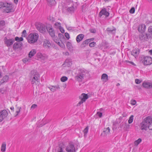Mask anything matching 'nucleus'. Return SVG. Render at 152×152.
<instances>
[{
  "label": "nucleus",
  "instance_id": "4468645a",
  "mask_svg": "<svg viewBox=\"0 0 152 152\" xmlns=\"http://www.w3.org/2000/svg\"><path fill=\"white\" fill-rule=\"evenodd\" d=\"M140 53V50L138 48H135L131 52V54L136 58L137 57Z\"/></svg>",
  "mask_w": 152,
  "mask_h": 152
},
{
  "label": "nucleus",
  "instance_id": "c756f323",
  "mask_svg": "<svg viewBox=\"0 0 152 152\" xmlns=\"http://www.w3.org/2000/svg\"><path fill=\"white\" fill-rule=\"evenodd\" d=\"M9 6V3H8L0 2V9L1 7H8Z\"/></svg>",
  "mask_w": 152,
  "mask_h": 152
},
{
  "label": "nucleus",
  "instance_id": "c9c22d12",
  "mask_svg": "<svg viewBox=\"0 0 152 152\" xmlns=\"http://www.w3.org/2000/svg\"><path fill=\"white\" fill-rule=\"evenodd\" d=\"M88 127L87 126L83 130V132L84 133V136L86 137L87 136V134L88 132Z\"/></svg>",
  "mask_w": 152,
  "mask_h": 152
},
{
  "label": "nucleus",
  "instance_id": "8fccbe9b",
  "mask_svg": "<svg viewBox=\"0 0 152 152\" xmlns=\"http://www.w3.org/2000/svg\"><path fill=\"white\" fill-rule=\"evenodd\" d=\"M129 12L131 13H133L135 12V9L134 7L132 8L129 11Z\"/></svg>",
  "mask_w": 152,
  "mask_h": 152
},
{
  "label": "nucleus",
  "instance_id": "ea45409f",
  "mask_svg": "<svg viewBox=\"0 0 152 152\" xmlns=\"http://www.w3.org/2000/svg\"><path fill=\"white\" fill-rule=\"evenodd\" d=\"M68 79V78L65 76H63L61 78V81L62 82H64L66 81Z\"/></svg>",
  "mask_w": 152,
  "mask_h": 152
},
{
  "label": "nucleus",
  "instance_id": "e433bc0d",
  "mask_svg": "<svg viewBox=\"0 0 152 152\" xmlns=\"http://www.w3.org/2000/svg\"><path fill=\"white\" fill-rule=\"evenodd\" d=\"M134 116L133 115H131L129 118L128 120V123L129 124H131L133 121Z\"/></svg>",
  "mask_w": 152,
  "mask_h": 152
},
{
  "label": "nucleus",
  "instance_id": "4be33fe9",
  "mask_svg": "<svg viewBox=\"0 0 152 152\" xmlns=\"http://www.w3.org/2000/svg\"><path fill=\"white\" fill-rule=\"evenodd\" d=\"M88 98V96L87 94L84 93L82 94L81 96L80 97V99L84 102L86 101Z\"/></svg>",
  "mask_w": 152,
  "mask_h": 152
},
{
  "label": "nucleus",
  "instance_id": "680f3d73",
  "mask_svg": "<svg viewBox=\"0 0 152 152\" xmlns=\"http://www.w3.org/2000/svg\"><path fill=\"white\" fill-rule=\"evenodd\" d=\"M59 29H60V31L62 33H64V29L62 28L61 27L59 28Z\"/></svg>",
  "mask_w": 152,
  "mask_h": 152
},
{
  "label": "nucleus",
  "instance_id": "a211bd4d",
  "mask_svg": "<svg viewBox=\"0 0 152 152\" xmlns=\"http://www.w3.org/2000/svg\"><path fill=\"white\" fill-rule=\"evenodd\" d=\"M139 38L141 41H146V35L144 32H141L139 35Z\"/></svg>",
  "mask_w": 152,
  "mask_h": 152
},
{
  "label": "nucleus",
  "instance_id": "49530a36",
  "mask_svg": "<svg viewBox=\"0 0 152 152\" xmlns=\"http://www.w3.org/2000/svg\"><path fill=\"white\" fill-rule=\"evenodd\" d=\"M96 43L94 42H91L89 43V45L91 47H93L94 46Z\"/></svg>",
  "mask_w": 152,
  "mask_h": 152
},
{
  "label": "nucleus",
  "instance_id": "0eeeda50",
  "mask_svg": "<svg viewBox=\"0 0 152 152\" xmlns=\"http://www.w3.org/2000/svg\"><path fill=\"white\" fill-rule=\"evenodd\" d=\"M64 150V145L62 143H61L56 147L55 149L53 150V152H65Z\"/></svg>",
  "mask_w": 152,
  "mask_h": 152
},
{
  "label": "nucleus",
  "instance_id": "338daca9",
  "mask_svg": "<svg viewBox=\"0 0 152 152\" xmlns=\"http://www.w3.org/2000/svg\"><path fill=\"white\" fill-rule=\"evenodd\" d=\"M149 53L151 55H152V50H151L149 51Z\"/></svg>",
  "mask_w": 152,
  "mask_h": 152
},
{
  "label": "nucleus",
  "instance_id": "6e6552de",
  "mask_svg": "<svg viewBox=\"0 0 152 152\" xmlns=\"http://www.w3.org/2000/svg\"><path fill=\"white\" fill-rule=\"evenodd\" d=\"M7 111L5 110L0 112V122L3 121L8 115Z\"/></svg>",
  "mask_w": 152,
  "mask_h": 152
},
{
  "label": "nucleus",
  "instance_id": "69168bd1",
  "mask_svg": "<svg viewBox=\"0 0 152 152\" xmlns=\"http://www.w3.org/2000/svg\"><path fill=\"white\" fill-rule=\"evenodd\" d=\"M58 36L59 37H64V36L63 35V34H59Z\"/></svg>",
  "mask_w": 152,
  "mask_h": 152
},
{
  "label": "nucleus",
  "instance_id": "6e6d98bb",
  "mask_svg": "<svg viewBox=\"0 0 152 152\" xmlns=\"http://www.w3.org/2000/svg\"><path fill=\"white\" fill-rule=\"evenodd\" d=\"M145 35H146V40H147V39H148L150 38L151 37V34H145Z\"/></svg>",
  "mask_w": 152,
  "mask_h": 152
},
{
  "label": "nucleus",
  "instance_id": "1a4fd4ad",
  "mask_svg": "<svg viewBox=\"0 0 152 152\" xmlns=\"http://www.w3.org/2000/svg\"><path fill=\"white\" fill-rule=\"evenodd\" d=\"M66 150L67 152H75L76 150L74 145L72 143H69L66 147Z\"/></svg>",
  "mask_w": 152,
  "mask_h": 152
},
{
  "label": "nucleus",
  "instance_id": "3c124183",
  "mask_svg": "<svg viewBox=\"0 0 152 152\" xmlns=\"http://www.w3.org/2000/svg\"><path fill=\"white\" fill-rule=\"evenodd\" d=\"M65 36L66 38L68 39H69L70 38L69 34L68 33H65Z\"/></svg>",
  "mask_w": 152,
  "mask_h": 152
},
{
  "label": "nucleus",
  "instance_id": "052dcab7",
  "mask_svg": "<svg viewBox=\"0 0 152 152\" xmlns=\"http://www.w3.org/2000/svg\"><path fill=\"white\" fill-rule=\"evenodd\" d=\"M46 58H47V57L43 55L42 56L40 59L41 60H45Z\"/></svg>",
  "mask_w": 152,
  "mask_h": 152
},
{
  "label": "nucleus",
  "instance_id": "2eb2a0df",
  "mask_svg": "<svg viewBox=\"0 0 152 152\" xmlns=\"http://www.w3.org/2000/svg\"><path fill=\"white\" fill-rule=\"evenodd\" d=\"M51 46L50 41L47 39H45L44 41L43 46L46 48H49Z\"/></svg>",
  "mask_w": 152,
  "mask_h": 152
},
{
  "label": "nucleus",
  "instance_id": "72a5a7b5",
  "mask_svg": "<svg viewBox=\"0 0 152 152\" xmlns=\"http://www.w3.org/2000/svg\"><path fill=\"white\" fill-rule=\"evenodd\" d=\"M142 141V139L139 138L137 140L135 141L134 142V145L135 146H137Z\"/></svg>",
  "mask_w": 152,
  "mask_h": 152
},
{
  "label": "nucleus",
  "instance_id": "37998d69",
  "mask_svg": "<svg viewBox=\"0 0 152 152\" xmlns=\"http://www.w3.org/2000/svg\"><path fill=\"white\" fill-rule=\"evenodd\" d=\"M30 59L28 58H25L23 60V61L25 63H26L27 61H30Z\"/></svg>",
  "mask_w": 152,
  "mask_h": 152
},
{
  "label": "nucleus",
  "instance_id": "2f4dec72",
  "mask_svg": "<svg viewBox=\"0 0 152 152\" xmlns=\"http://www.w3.org/2000/svg\"><path fill=\"white\" fill-rule=\"evenodd\" d=\"M20 46L19 43L16 42L13 45V48L14 49L18 48L20 47Z\"/></svg>",
  "mask_w": 152,
  "mask_h": 152
},
{
  "label": "nucleus",
  "instance_id": "ddd939ff",
  "mask_svg": "<svg viewBox=\"0 0 152 152\" xmlns=\"http://www.w3.org/2000/svg\"><path fill=\"white\" fill-rule=\"evenodd\" d=\"M142 86L143 87L146 88H152V83L148 82H144Z\"/></svg>",
  "mask_w": 152,
  "mask_h": 152
},
{
  "label": "nucleus",
  "instance_id": "423d86ee",
  "mask_svg": "<svg viewBox=\"0 0 152 152\" xmlns=\"http://www.w3.org/2000/svg\"><path fill=\"white\" fill-rule=\"evenodd\" d=\"M36 26L37 29L42 33L45 32L46 29H47V27L46 26L40 23H37Z\"/></svg>",
  "mask_w": 152,
  "mask_h": 152
},
{
  "label": "nucleus",
  "instance_id": "603ef678",
  "mask_svg": "<svg viewBox=\"0 0 152 152\" xmlns=\"http://www.w3.org/2000/svg\"><path fill=\"white\" fill-rule=\"evenodd\" d=\"M126 122H122L120 125V127L121 128L124 127V125H125V124H126Z\"/></svg>",
  "mask_w": 152,
  "mask_h": 152
},
{
  "label": "nucleus",
  "instance_id": "393cba45",
  "mask_svg": "<svg viewBox=\"0 0 152 152\" xmlns=\"http://www.w3.org/2000/svg\"><path fill=\"white\" fill-rule=\"evenodd\" d=\"M84 37V35L83 34H81L78 35L76 38L77 42L78 43L80 41L82 40Z\"/></svg>",
  "mask_w": 152,
  "mask_h": 152
},
{
  "label": "nucleus",
  "instance_id": "a18cd8bd",
  "mask_svg": "<svg viewBox=\"0 0 152 152\" xmlns=\"http://www.w3.org/2000/svg\"><path fill=\"white\" fill-rule=\"evenodd\" d=\"M43 55L41 53H38L37 54V58H41Z\"/></svg>",
  "mask_w": 152,
  "mask_h": 152
},
{
  "label": "nucleus",
  "instance_id": "f8f14e48",
  "mask_svg": "<svg viewBox=\"0 0 152 152\" xmlns=\"http://www.w3.org/2000/svg\"><path fill=\"white\" fill-rule=\"evenodd\" d=\"M47 29L50 35L52 37L55 36V32L51 26H49L47 27Z\"/></svg>",
  "mask_w": 152,
  "mask_h": 152
},
{
  "label": "nucleus",
  "instance_id": "13d9d810",
  "mask_svg": "<svg viewBox=\"0 0 152 152\" xmlns=\"http://www.w3.org/2000/svg\"><path fill=\"white\" fill-rule=\"evenodd\" d=\"M26 34V31L25 30H23L22 32V36L25 37Z\"/></svg>",
  "mask_w": 152,
  "mask_h": 152
},
{
  "label": "nucleus",
  "instance_id": "bf43d9fd",
  "mask_svg": "<svg viewBox=\"0 0 152 152\" xmlns=\"http://www.w3.org/2000/svg\"><path fill=\"white\" fill-rule=\"evenodd\" d=\"M84 101H82V100H81V101L79 102L78 103L77 105V106H80V105L81 104H82L83 102H84Z\"/></svg>",
  "mask_w": 152,
  "mask_h": 152
},
{
  "label": "nucleus",
  "instance_id": "412c9836",
  "mask_svg": "<svg viewBox=\"0 0 152 152\" xmlns=\"http://www.w3.org/2000/svg\"><path fill=\"white\" fill-rule=\"evenodd\" d=\"M146 27L145 25L144 24H142L140 25L138 28V31L140 32L142 31H144L146 29Z\"/></svg>",
  "mask_w": 152,
  "mask_h": 152
},
{
  "label": "nucleus",
  "instance_id": "de8ad7c7",
  "mask_svg": "<svg viewBox=\"0 0 152 152\" xmlns=\"http://www.w3.org/2000/svg\"><path fill=\"white\" fill-rule=\"evenodd\" d=\"M131 103L132 105H134L136 103V101L134 100H132L131 101Z\"/></svg>",
  "mask_w": 152,
  "mask_h": 152
},
{
  "label": "nucleus",
  "instance_id": "58836bf2",
  "mask_svg": "<svg viewBox=\"0 0 152 152\" xmlns=\"http://www.w3.org/2000/svg\"><path fill=\"white\" fill-rule=\"evenodd\" d=\"M125 125L124 127V129L125 130H127L130 128V125L128 124L126 122L125 124Z\"/></svg>",
  "mask_w": 152,
  "mask_h": 152
},
{
  "label": "nucleus",
  "instance_id": "aec40b11",
  "mask_svg": "<svg viewBox=\"0 0 152 152\" xmlns=\"http://www.w3.org/2000/svg\"><path fill=\"white\" fill-rule=\"evenodd\" d=\"M9 77L7 75H5L3 77L0 82L1 84H2L4 83L7 82L9 79Z\"/></svg>",
  "mask_w": 152,
  "mask_h": 152
},
{
  "label": "nucleus",
  "instance_id": "9b49d317",
  "mask_svg": "<svg viewBox=\"0 0 152 152\" xmlns=\"http://www.w3.org/2000/svg\"><path fill=\"white\" fill-rule=\"evenodd\" d=\"M110 13L105 8L102 9L100 12H99V17H101L102 15H104L106 17H107L109 15Z\"/></svg>",
  "mask_w": 152,
  "mask_h": 152
},
{
  "label": "nucleus",
  "instance_id": "0e129e2a",
  "mask_svg": "<svg viewBox=\"0 0 152 152\" xmlns=\"http://www.w3.org/2000/svg\"><path fill=\"white\" fill-rule=\"evenodd\" d=\"M15 40L16 41L20 42L19 38L17 37H16L15 38Z\"/></svg>",
  "mask_w": 152,
  "mask_h": 152
},
{
  "label": "nucleus",
  "instance_id": "4d7b16f0",
  "mask_svg": "<svg viewBox=\"0 0 152 152\" xmlns=\"http://www.w3.org/2000/svg\"><path fill=\"white\" fill-rule=\"evenodd\" d=\"M97 114L99 116L100 118H101L102 115V113L100 112H97Z\"/></svg>",
  "mask_w": 152,
  "mask_h": 152
},
{
  "label": "nucleus",
  "instance_id": "5fc2aeb1",
  "mask_svg": "<svg viewBox=\"0 0 152 152\" xmlns=\"http://www.w3.org/2000/svg\"><path fill=\"white\" fill-rule=\"evenodd\" d=\"M37 105H36V104H33V105H32L31 106V109H34L37 107Z\"/></svg>",
  "mask_w": 152,
  "mask_h": 152
},
{
  "label": "nucleus",
  "instance_id": "864d4df0",
  "mask_svg": "<svg viewBox=\"0 0 152 152\" xmlns=\"http://www.w3.org/2000/svg\"><path fill=\"white\" fill-rule=\"evenodd\" d=\"M135 83L137 84H139L141 83L140 80L138 79H136L135 80Z\"/></svg>",
  "mask_w": 152,
  "mask_h": 152
},
{
  "label": "nucleus",
  "instance_id": "e2e57ef3",
  "mask_svg": "<svg viewBox=\"0 0 152 152\" xmlns=\"http://www.w3.org/2000/svg\"><path fill=\"white\" fill-rule=\"evenodd\" d=\"M19 108V110L18 111H16V113H17V115H15V116H17L18 115V114H19V113H20V110L21 109V107H20L19 108Z\"/></svg>",
  "mask_w": 152,
  "mask_h": 152
},
{
  "label": "nucleus",
  "instance_id": "79ce46f5",
  "mask_svg": "<svg viewBox=\"0 0 152 152\" xmlns=\"http://www.w3.org/2000/svg\"><path fill=\"white\" fill-rule=\"evenodd\" d=\"M126 62L127 64H130L134 66H136V65L133 62L130 61H126Z\"/></svg>",
  "mask_w": 152,
  "mask_h": 152
},
{
  "label": "nucleus",
  "instance_id": "09e8293b",
  "mask_svg": "<svg viewBox=\"0 0 152 152\" xmlns=\"http://www.w3.org/2000/svg\"><path fill=\"white\" fill-rule=\"evenodd\" d=\"M92 33H95L96 32V30L94 28H91L89 30Z\"/></svg>",
  "mask_w": 152,
  "mask_h": 152
},
{
  "label": "nucleus",
  "instance_id": "f704fd0d",
  "mask_svg": "<svg viewBox=\"0 0 152 152\" xmlns=\"http://www.w3.org/2000/svg\"><path fill=\"white\" fill-rule=\"evenodd\" d=\"M48 2L49 4L51 6L54 5L56 4L55 0H48Z\"/></svg>",
  "mask_w": 152,
  "mask_h": 152
},
{
  "label": "nucleus",
  "instance_id": "39448f33",
  "mask_svg": "<svg viewBox=\"0 0 152 152\" xmlns=\"http://www.w3.org/2000/svg\"><path fill=\"white\" fill-rule=\"evenodd\" d=\"M142 62L144 65H149L152 64V58L150 56L144 57L142 59Z\"/></svg>",
  "mask_w": 152,
  "mask_h": 152
},
{
  "label": "nucleus",
  "instance_id": "dca6fc26",
  "mask_svg": "<svg viewBox=\"0 0 152 152\" xmlns=\"http://www.w3.org/2000/svg\"><path fill=\"white\" fill-rule=\"evenodd\" d=\"M53 38L54 41L59 45L61 47H63L64 46V44L61 42H59V40L58 39L57 37H55V35L54 37H52Z\"/></svg>",
  "mask_w": 152,
  "mask_h": 152
},
{
  "label": "nucleus",
  "instance_id": "7c9ffc66",
  "mask_svg": "<svg viewBox=\"0 0 152 152\" xmlns=\"http://www.w3.org/2000/svg\"><path fill=\"white\" fill-rule=\"evenodd\" d=\"M5 24V23L4 21L3 20H0V30L3 29Z\"/></svg>",
  "mask_w": 152,
  "mask_h": 152
},
{
  "label": "nucleus",
  "instance_id": "bb28decb",
  "mask_svg": "<svg viewBox=\"0 0 152 152\" xmlns=\"http://www.w3.org/2000/svg\"><path fill=\"white\" fill-rule=\"evenodd\" d=\"M72 64L71 61L69 59H66L64 63L63 64V65L64 66H67V67H69Z\"/></svg>",
  "mask_w": 152,
  "mask_h": 152
},
{
  "label": "nucleus",
  "instance_id": "a19ab883",
  "mask_svg": "<svg viewBox=\"0 0 152 152\" xmlns=\"http://www.w3.org/2000/svg\"><path fill=\"white\" fill-rule=\"evenodd\" d=\"M148 31L149 33L152 36V26H149L148 28Z\"/></svg>",
  "mask_w": 152,
  "mask_h": 152
},
{
  "label": "nucleus",
  "instance_id": "774afa93",
  "mask_svg": "<svg viewBox=\"0 0 152 152\" xmlns=\"http://www.w3.org/2000/svg\"><path fill=\"white\" fill-rule=\"evenodd\" d=\"M23 40V38L22 37H21L20 38H19V40L20 41H22Z\"/></svg>",
  "mask_w": 152,
  "mask_h": 152
},
{
  "label": "nucleus",
  "instance_id": "4c0bfd02",
  "mask_svg": "<svg viewBox=\"0 0 152 152\" xmlns=\"http://www.w3.org/2000/svg\"><path fill=\"white\" fill-rule=\"evenodd\" d=\"M91 39H86L85 41H83V43L82 45H87L88 44L89 42H90V40H91Z\"/></svg>",
  "mask_w": 152,
  "mask_h": 152
},
{
  "label": "nucleus",
  "instance_id": "a878e982",
  "mask_svg": "<svg viewBox=\"0 0 152 152\" xmlns=\"http://www.w3.org/2000/svg\"><path fill=\"white\" fill-rule=\"evenodd\" d=\"M36 53V50L35 49L31 50L29 53L28 57L31 58L34 56Z\"/></svg>",
  "mask_w": 152,
  "mask_h": 152
},
{
  "label": "nucleus",
  "instance_id": "f3484780",
  "mask_svg": "<svg viewBox=\"0 0 152 152\" xmlns=\"http://www.w3.org/2000/svg\"><path fill=\"white\" fill-rule=\"evenodd\" d=\"M48 88L53 92H54L57 90H59L60 89V87L58 85L51 86L48 87Z\"/></svg>",
  "mask_w": 152,
  "mask_h": 152
},
{
  "label": "nucleus",
  "instance_id": "6ab92c4d",
  "mask_svg": "<svg viewBox=\"0 0 152 152\" xmlns=\"http://www.w3.org/2000/svg\"><path fill=\"white\" fill-rule=\"evenodd\" d=\"M101 79L104 82H107L108 80V75L105 73L102 74L101 76Z\"/></svg>",
  "mask_w": 152,
  "mask_h": 152
},
{
  "label": "nucleus",
  "instance_id": "b1692460",
  "mask_svg": "<svg viewBox=\"0 0 152 152\" xmlns=\"http://www.w3.org/2000/svg\"><path fill=\"white\" fill-rule=\"evenodd\" d=\"M108 34H113L115 33L116 29L115 28L112 29L110 28H107V29Z\"/></svg>",
  "mask_w": 152,
  "mask_h": 152
},
{
  "label": "nucleus",
  "instance_id": "c85d7f7f",
  "mask_svg": "<svg viewBox=\"0 0 152 152\" xmlns=\"http://www.w3.org/2000/svg\"><path fill=\"white\" fill-rule=\"evenodd\" d=\"M6 143L5 142L2 143L1 145V151L2 152H4L6 151Z\"/></svg>",
  "mask_w": 152,
  "mask_h": 152
},
{
  "label": "nucleus",
  "instance_id": "f03ea898",
  "mask_svg": "<svg viewBox=\"0 0 152 152\" xmlns=\"http://www.w3.org/2000/svg\"><path fill=\"white\" fill-rule=\"evenodd\" d=\"M88 71L85 69H80L77 75L75 77V79L78 82H81L86 77V75H88Z\"/></svg>",
  "mask_w": 152,
  "mask_h": 152
},
{
  "label": "nucleus",
  "instance_id": "cd10ccee",
  "mask_svg": "<svg viewBox=\"0 0 152 152\" xmlns=\"http://www.w3.org/2000/svg\"><path fill=\"white\" fill-rule=\"evenodd\" d=\"M9 6L8 7H6V8L4 9V12L6 13H9L12 11V10H13L12 8H10L11 4H9Z\"/></svg>",
  "mask_w": 152,
  "mask_h": 152
},
{
  "label": "nucleus",
  "instance_id": "20e7f679",
  "mask_svg": "<svg viewBox=\"0 0 152 152\" xmlns=\"http://www.w3.org/2000/svg\"><path fill=\"white\" fill-rule=\"evenodd\" d=\"M31 73L34 76L32 79L31 83L33 84L34 83H37V82H39V77L38 72L36 71L32 70L31 71Z\"/></svg>",
  "mask_w": 152,
  "mask_h": 152
},
{
  "label": "nucleus",
  "instance_id": "f257e3e1",
  "mask_svg": "<svg viewBox=\"0 0 152 152\" xmlns=\"http://www.w3.org/2000/svg\"><path fill=\"white\" fill-rule=\"evenodd\" d=\"M152 121L151 117L148 116L145 118L141 123L140 126V129L142 131H146L148 129L152 130L151 126L149 125L150 122Z\"/></svg>",
  "mask_w": 152,
  "mask_h": 152
},
{
  "label": "nucleus",
  "instance_id": "9d476101",
  "mask_svg": "<svg viewBox=\"0 0 152 152\" xmlns=\"http://www.w3.org/2000/svg\"><path fill=\"white\" fill-rule=\"evenodd\" d=\"M15 42V40L13 38L7 39L5 37L4 39V42L7 47H10Z\"/></svg>",
  "mask_w": 152,
  "mask_h": 152
},
{
  "label": "nucleus",
  "instance_id": "7ed1b4c3",
  "mask_svg": "<svg viewBox=\"0 0 152 152\" xmlns=\"http://www.w3.org/2000/svg\"><path fill=\"white\" fill-rule=\"evenodd\" d=\"M39 38V35L36 33H31L28 36V42L30 43H34L36 42Z\"/></svg>",
  "mask_w": 152,
  "mask_h": 152
},
{
  "label": "nucleus",
  "instance_id": "5701e85b",
  "mask_svg": "<svg viewBox=\"0 0 152 152\" xmlns=\"http://www.w3.org/2000/svg\"><path fill=\"white\" fill-rule=\"evenodd\" d=\"M76 9V7L74 4L72 5V7H68L67 9V11L70 13H72L74 12Z\"/></svg>",
  "mask_w": 152,
  "mask_h": 152
},
{
  "label": "nucleus",
  "instance_id": "c03bdc74",
  "mask_svg": "<svg viewBox=\"0 0 152 152\" xmlns=\"http://www.w3.org/2000/svg\"><path fill=\"white\" fill-rule=\"evenodd\" d=\"M55 25L56 26L57 28H59L61 27V24L60 23L56 22L55 23Z\"/></svg>",
  "mask_w": 152,
  "mask_h": 152
},
{
  "label": "nucleus",
  "instance_id": "473e14b6",
  "mask_svg": "<svg viewBox=\"0 0 152 152\" xmlns=\"http://www.w3.org/2000/svg\"><path fill=\"white\" fill-rule=\"evenodd\" d=\"M103 132L107 135L110 134V129L109 127L104 129Z\"/></svg>",
  "mask_w": 152,
  "mask_h": 152
}]
</instances>
